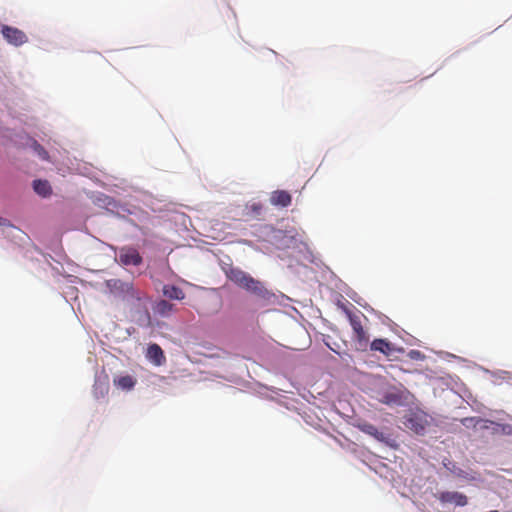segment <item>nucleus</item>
Masks as SVG:
<instances>
[{
  "mask_svg": "<svg viewBox=\"0 0 512 512\" xmlns=\"http://www.w3.org/2000/svg\"><path fill=\"white\" fill-rule=\"evenodd\" d=\"M120 262L124 265L138 266L142 262L139 252L133 248H123L119 254Z\"/></svg>",
  "mask_w": 512,
  "mask_h": 512,
  "instance_id": "6",
  "label": "nucleus"
},
{
  "mask_svg": "<svg viewBox=\"0 0 512 512\" xmlns=\"http://www.w3.org/2000/svg\"><path fill=\"white\" fill-rule=\"evenodd\" d=\"M429 424V415L421 410L411 411L404 420V425L418 435H423Z\"/></svg>",
  "mask_w": 512,
  "mask_h": 512,
  "instance_id": "3",
  "label": "nucleus"
},
{
  "mask_svg": "<svg viewBox=\"0 0 512 512\" xmlns=\"http://www.w3.org/2000/svg\"><path fill=\"white\" fill-rule=\"evenodd\" d=\"M154 313L161 317H168L176 311L175 305L166 300L158 301L153 307Z\"/></svg>",
  "mask_w": 512,
  "mask_h": 512,
  "instance_id": "14",
  "label": "nucleus"
},
{
  "mask_svg": "<svg viewBox=\"0 0 512 512\" xmlns=\"http://www.w3.org/2000/svg\"><path fill=\"white\" fill-rule=\"evenodd\" d=\"M270 202L274 206L287 207L291 204L292 197L285 190H276L272 192Z\"/></svg>",
  "mask_w": 512,
  "mask_h": 512,
  "instance_id": "9",
  "label": "nucleus"
},
{
  "mask_svg": "<svg viewBox=\"0 0 512 512\" xmlns=\"http://www.w3.org/2000/svg\"><path fill=\"white\" fill-rule=\"evenodd\" d=\"M163 295L173 300H183L185 298L184 291L180 287L175 285H164Z\"/></svg>",
  "mask_w": 512,
  "mask_h": 512,
  "instance_id": "15",
  "label": "nucleus"
},
{
  "mask_svg": "<svg viewBox=\"0 0 512 512\" xmlns=\"http://www.w3.org/2000/svg\"><path fill=\"white\" fill-rule=\"evenodd\" d=\"M347 317L353 329L354 340L360 350H365L369 343V335L362 325L361 316L346 310Z\"/></svg>",
  "mask_w": 512,
  "mask_h": 512,
  "instance_id": "4",
  "label": "nucleus"
},
{
  "mask_svg": "<svg viewBox=\"0 0 512 512\" xmlns=\"http://www.w3.org/2000/svg\"><path fill=\"white\" fill-rule=\"evenodd\" d=\"M357 427L359 428L360 431L374 437L378 441H381V442L386 441L384 433L380 432L377 429V427L374 426L373 424H370L368 422H361L357 425Z\"/></svg>",
  "mask_w": 512,
  "mask_h": 512,
  "instance_id": "13",
  "label": "nucleus"
},
{
  "mask_svg": "<svg viewBox=\"0 0 512 512\" xmlns=\"http://www.w3.org/2000/svg\"><path fill=\"white\" fill-rule=\"evenodd\" d=\"M109 389L110 386L107 377H105L104 379H96L92 390L94 398L96 400L106 398L109 393Z\"/></svg>",
  "mask_w": 512,
  "mask_h": 512,
  "instance_id": "10",
  "label": "nucleus"
},
{
  "mask_svg": "<svg viewBox=\"0 0 512 512\" xmlns=\"http://www.w3.org/2000/svg\"><path fill=\"white\" fill-rule=\"evenodd\" d=\"M32 148L41 159H43V160L49 159L48 152L36 140H32Z\"/></svg>",
  "mask_w": 512,
  "mask_h": 512,
  "instance_id": "18",
  "label": "nucleus"
},
{
  "mask_svg": "<svg viewBox=\"0 0 512 512\" xmlns=\"http://www.w3.org/2000/svg\"><path fill=\"white\" fill-rule=\"evenodd\" d=\"M250 209L254 214L259 215L263 209V206L260 203H253L250 206Z\"/></svg>",
  "mask_w": 512,
  "mask_h": 512,
  "instance_id": "19",
  "label": "nucleus"
},
{
  "mask_svg": "<svg viewBox=\"0 0 512 512\" xmlns=\"http://www.w3.org/2000/svg\"><path fill=\"white\" fill-rule=\"evenodd\" d=\"M227 277L236 285L254 293L258 296H263L265 293V289L262 283L253 277H251L248 273L242 271L238 268H231L227 271Z\"/></svg>",
  "mask_w": 512,
  "mask_h": 512,
  "instance_id": "1",
  "label": "nucleus"
},
{
  "mask_svg": "<svg viewBox=\"0 0 512 512\" xmlns=\"http://www.w3.org/2000/svg\"><path fill=\"white\" fill-rule=\"evenodd\" d=\"M114 385L122 390H132L136 385V379L131 375H124L114 378Z\"/></svg>",
  "mask_w": 512,
  "mask_h": 512,
  "instance_id": "16",
  "label": "nucleus"
},
{
  "mask_svg": "<svg viewBox=\"0 0 512 512\" xmlns=\"http://www.w3.org/2000/svg\"><path fill=\"white\" fill-rule=\"evenodd\" d=\"M1 33L5 40L14 46L23 45L28 41L27 35L16 27L4 25L1 29Z\"/></svg>",
  "mask_w": 512,
  "mask_h": 512,
  "instance_id": "5",
  "label": "nucleus"
},
{
  "mask_svg": "<svg viewBox=\"0 0 512 512\" xmlns=\"http://www.w3.org/2000/svg\"><path fill=\"white\" fill-rule=\"evenodd\" d=\"M370 348L372 351H378L385 356H390L395 351L391 342H389L387 339L381 338L373 340L370 344Z\"/></svg>",
  "mask_w": 512,
  "mask_h": 512,
  "instance_id": "11",
  "label": "nucleus"
},
{
  "mask_svg": "<svg viewBox=\"0 0 512 512\" xmlns=\"http://www.w3.org/2000/svg\"><path fill=\"white\" fill-rule=\"evenodd\" d=\"M146 358L156 366H161L166 361L162 348L156 343L150 344L147 347Z\"/></svg>",
  "mask_w": 512,
  "mask_h": 512,
  "instance_id": "7",
  "label": "nucleus"
},
{
  "mask_svg": "<svg viewBox=\"0 0 512 512\" xmlns=\"http://www.w3.org/2000/svg\"><path fill=\"white\" fill-rule=\"evenodd\" d=\"M33 188L37 194H39L43 197H45L51 193L50 184L46 180H34Z\"/></svg>",
  "mask_w": 512,
  "mask_h": 512,
  "instance_id": "17",
  "label": "nucleus"
},
{
  "mask_svg": "<svg viewBox=\"0 0 512 512\" xmlns=\"http://www.w3.org/2000/svg\"><path fill=\"white\" fill-rule=\"evenodd\" d=\"M462 424L469 427L473 425L476 427L480 425L481 429H492L493 434H502V435H512V425L511 424H501L496 423L490 420H484L476 417H467L462 419Z\"/></svg>",
  "mask_w": 512,
  "mask_h": 512,
  "instance_id": "2",
  "label": "nucleus"
},
{
  "mask_svg": "<svg viewBox=\"0 0 512 512\" xmlns=\"http://www.w3.org/2000/svg\"><path fill=\"white\" fill-rule=\"evenodd\" d=\"M440 500L445 503H453L457 506H465L468 503L466 495L459 492H443Z\"/></svg>",
  "mask_w": 512,
  "mask_h": 512,
  "instance_id": "12",
  "label": "nucleus"
},
{
  "mask_svg": "<svg viewBox=\"0 0 512 512\" xmlns=\"http://www.w3.org/2000/svg\"><path fill=\"white\" fill-rule=\"evenodd\" d=\"M404 400V393L398 389L385 392L380 399V401L386 405H402Z\"/></svg>",
  "mask_w": 512,
  "mask_h": 512,
  "instance_id": "8",
  "label": "nucleus"
}]
</instances>
